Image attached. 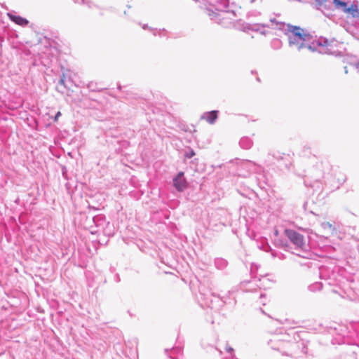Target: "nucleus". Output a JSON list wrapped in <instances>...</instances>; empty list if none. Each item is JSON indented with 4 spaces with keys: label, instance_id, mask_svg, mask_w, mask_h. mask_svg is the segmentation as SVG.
<instances>
[{
    "label": "nucleus",
    "instance_id": "nucleus-1",
    "mask_svg": "<svg viewBox=\"0 0 359 359\" xmlns=\"http://www.w3.org/2000/svg\"><path fill=\"white\" fill-rule=\"evenodd\" d=\"M270 21L276 23L277 29L283 30L287 36L290 47L296 48L298 51L307 48L311 52H315L318 51V47L323 46L326 48L327 53L334 54V52L329 49L330 44L326 39L315 40L311 34L306 33L305 30L299 26L278 22L274 18Z\"/></svg>",
    "mask_w": 359,
    "mask_h": 359
},
{
    "label": "nucleus",
    "instance_id": "nucleus-2",
    "mask_svg": "<svg viewBox=\"0 0 359 359\" xmlns=\"http://www.w3.org/2000/svg\"><path fill=\"white\" fill-rule=\"evenodd\" d=\"M229 0H217L215 11L208 10V15L216 23L227 27L236 20V13L229 10Z\"/></svg>",
    "mask_w": 359,
    "mask_h": 359
},
{
    "label": "nucleus",
    "instance_id": "nucleus-3",
    "mask_svg": "<svg viewBox=\"0 0 359 359\" xmlns=\"http://www.w3.org/2000/svg\"><path fill=\"white\" fill-rule=\"evenodd\" d=\"M271 349L279 351L282 355H288L287 349L292 345L289 341H283L274 336L268 341Z\"/></svg>",
    "mask_w": 359,
    "mask_h": 359
},
{
    "label": "nucleus",
    "instance_id": "nucleus-4",
    "mask_svg": "<svg viewBox=\"0 0 359 359\" xmlns=\"http://www.w3.org/2000/svg\"><path fill=\"white\" fill-rule=\"evenodd\" d=\"M288 156L284 153H280L278 151H273L268 154L266 162L268 164H274L276 163H280V165H284L287 168Z\"/></svg>",
    "mask_w": 359,
    "mask_h": 359
},
{
    "label": "nucleus",
    "instance_id": "nucleus-5",
    "mask_svg": "<svg viewBox=\"0 0 359 359\" xmlns=\"http://www.w3.org/2000/svg\"><path fill=\"white\" fill-rule=\"evenodd\" d=\"M285 233L297 248L303 249L305 246L304 237L299 232L292 229H286Z\"/></svg>",
    "mask_w": 359,
    "mask_h": 359
},
{
    "label": "nucleus",
    "instance_id": "nucleus-6",
    "mask_svg": "<svg viewBox=\"0 0 359 359\" xmlns=\"http://www.w3.org/2000/svg\"><path fill=\"white\" fill-rule=\"evenodd\" d=\"M184 172H179L173 178V185L178 191H183L187 185Z\"/></svg>",
    "mask_w": 359,
    "mask_h": 359
},
{
    "label": "nucleus",
    "instance_id": "nucleus-7",
    "mask_svg": "<svg viewBox=\"0 0 359 359\" xmlns=\"http://www.w3.org/2000/svg\"><path fill=\"white\" fill-rule=\"evenodd\" d=\"M218 114L217 110L205 112L201 115V119L205 120L210 124H214L218 118Z\"/></svg>",
    "mask_w": 359,
    "mask_h": 359
},
{
    "label": "nucleus",
    "instance_id": "nucleus-8",
    "mask_svg": "<svg viewBox=\"0 0 359 359\" xmlns=\"http://www.w3.org/2000/svg\"><path fill=\"white\" fill-rule=\"evenodd\" d=\"M242 167L248 169L250 172L257 173L262 171V168L260 165L248 160L243 163Z\"/></svg>",
    "mask_w": 359,
    "mask_h": 359
},
{
    "label": "nucleus",
    "instance_id": "nucleus-9",
    "mask_svg": "<svg viewBox=\"0 0 359 359\" xmlns=\"http://www.w3.org/2000/svg\"><path fill=\"white\" fill-rule=\"evenodd\" d=\"M7 15H8L9 19L12 22H15V24H17L18 25L25 27L29 24V21L27 19H25L21 16L15 15L11 13H8Z\"/></svg>",
    "mask_w": 359,
    "mask_h": 359
},
{
    "label": "nucleus",
    "instance_id": "nucleus-10",
    "mask_svg": "<svg viewBox=\"0 0 359 359\" xmlns=\"http://www.w3.org/2000/svg\"><path fill=\"white\" fill-rule=\"evenodd\" d=\"M266 27H269V26L266 25H264V24L257 23V24H247V25L245 28L248 29L249 30L254 31V32H259L262 34L265 35L266 31L262 30V28H264Z\"/></svg>",
    "mask_w": 359,
    "mask_h": 359
},
{
    "label": "nucleus",
    "instance_id": "nucleus-11",
    "mask_svg": "<svg viewBox=\"0 0 359 359\" xmlns=\"http://www.w3.org/2000/svg\"><path fill=\"white\" fill-rule=\"evenodd\" d=\"M351 14L353 18H359V6L356 4H351L350 6H347L345 8V12Z\"/></svg>",
    "mask_w": 359,
    "mask_h": 359
},
{
    "label": "nucleus",
    "instance_id": "nucleus-12",
    "mask_svg": "<svg viewBox=\"0 0 359 359\" xmlns=\"http://www.w3.org/2000/svg\"><path fill=\"white\" fill-rule=\"evenodd\" d=\"M165 351L166 353L169 352L168 356L170 359H178L177 355L182 352V348L179 346H177L172 348L170 350L165 349Z\"/></svg>",
    "mask_w": 359,
    "mask_h": 359
},
{
    "label": "nucleus",
    "instance_id": "nucleus-13",
    "mask_svg": "<svg viewBox=\"0 0 359 359\" xmlns=\"http://www.w3.org/2000/svg\"><path fill=\"white\" fill-rule=\"evenodd\" d=\"M240 146L245 149H250L252 145V141L248 137H242L239 142Z\"/></svg>",
    "mask_w": 359,
    "mask_h": 359
},
{
    "label": "nucleus",
    "instance_id": "nucleus-14",
    "mask_svg": "<svg viewBox=\"0 0 359 359\" xmlns=\"http://www.w3.org/2000/svg\"><path fill=\"white\" fill-rule=\"evenodd\" d=\"M231 294V291H228L226 295L222 296L221 294H215L212 293V295L217 299V302L219 303V306H223L225 304H228L227 298Z\"/></svg>",
    "mask_w": 359,
    "mask_h": 359
},
{
    "label": "nucleus",
    "instance_id": "nucleus-15",
    "mask_svg": "<svg viewBox=\"0 0 359 359\" xmlns=\"http://www.w3.org/2000/svg\"><path fill=\"white\" fill-rule=\"evenodd\" d=\"M215 267L219 270H224L228 265V262L223 258H216L215 259Z\"/></svg>",
    "mask_w": 359,
    "mask_h": 359
},
{
    "label": "nucleus",
    "instance_id": "nucleus-16",
    "mask_svg": "<svg viewBox=\"0 0 359 359\" xmlns=\"http://www.w3.org/2000/svg\"><path fill=\"white\" fill-rule=\"evenodd\" d=\"M93 221L96 226H102L105 223V217L103 215H97L93 217Z\"/></svg>",
    "mask_w": 359,
    "mask_h": 359
},
{
    "label": "nucleus",
    "instance_id": "nucleus-17",
    "mask_svg": "<svg viewBox=\"0 0 359 359\" xmlns=\"http://www.w3.org/2000/svg\"><path fill=\"white\" fill-rule=\"evenodd\" d=\"M87 88L93 92H100L103 90L104 88L99 87L98 84L95 82L90 81L87 84Z\"/></svg>",
    "mask_w": 359,
    "mask_h": 359
},
{
    "label": "nucleus",
    "instance_id": "nucleus-18",
    "mask_svg": "<svg viewBox=\"0 0 359 359\" xmlns=\"http://www.w3.org/2000/svg\"><path fill=\"white\" fill-rule=\"evenodd\" d=\"M333 2L337 8H341L344 12H345V8L348 6V4L346 2L342 0H333Z\"/></svg>",
    "mask_w": 359,
    "mask_h": 359
},
{
    "label": "nucleus",
    "instance_id": "nucleus-19",
    "mask_svg": "<svg viewBox=\"0 0 359 359\" xmlns=\"http://www.w3.org/2000/svg\"><path fill=\"white\" fill-rule=\"evenodd\" d=\"M323 284L320 282H316L309 286V290L311 292L319 291L322 289Z\"/></svg>",
    "mask_w": 359,
    "mask_h": 359
},
{
    "label": "nucleus",
    "instance_id": "nucleus-20",
    "mask_svg": "<svg viewBox=\"0 0 359 359\" xmlns=\"http://www.w3.org/2000/svg\"><path fill=\"white\" fill-rule=\"evenodd\" d=\"M327 0H316V8L323 11V9H327Z\"/></svg>",
    "mask_w": 359,
    "mask_h": 359
},
{
    "label": "nucleus",
    "instance_id": "nucleus-21",
    "mask_svg": "<svg viewBox=\"0 0 359 359\" xmlns=\"http://www.w3.org/2000/svg\"><path fill=\"white\" fill-rule=\"evenodd\" d=\"M271 48L274 50H278L281 48L282 42L279 39H273L271 42Z\"/></svg>",
    "mask_w": 359,
    "mask_h": 359
},
{
    "label": "nucleus",
    "instance_id": "nucleus-22",
    "mask_svg": "<svg viewBox=\"0 0 359 359\" xmlns=\"http://www.w3.org/2000/svg\"><path fill=\"white\" fill-rule=\"evenodd\" d=\"M321 226L323 229H332V231L335 230V228L333 227L332 224L328 222H325L321 224Z\"/></svg>",
    "mask_w": 359,
    "mask_h": 359
},
{
    "label": "nucleus",
    "instance_id": "nucleus-23",
    "mask_svg": "<svg viewBox=\"0 0 359 359\" xmlns=\"http://www.w3.org/2000/svg\"><path fill=\"white\" fill-rule=\"evenodd\" d=\"M195 152L192 149H189V151H186L184 154V157L186 158H191L195 156Z\"/></svg>",
    "mask_w": 359,
    "mask_h": 359
},
{
    "label": "nucleus",
    "instance_id": "nucleus-24",
    "mask_svg": "<svg viewBox=\"0 0 359 359\" xmlns=\"http://www.w3.org/2000/svg\"><path fill=\"white\" fill-rule=\"evenodd\" d=\"M304 183H305V185H306V186H310V187H318V188H320V186H319V185H320V182L318 180H316V181L314 182V184H307V182H306V181H305V182H304Z\"/></svg>",
    "mask_w": 359,
    "mask_h": 359
},
{
    "label": "nucleus",
    "instance_id": "nucleus-25",
    "mask_svg": "<svg viewBox=\"0 0 359 359\" xmlns=\"http://www.w3.org/2000/svg\"><path fill=\"white\" fill-rule=\"evenodd\" d=\"M61 116V112L60 111H57L54 117V119L53 121H57L58 118Z\"/></svg>",
    "mask_w": 359,
    "mask_h": 359
},
{
    "label": "nucleus",
    "instance_id": "nucleus-26",
    "mask_svg": "<svg viewBox=\"0 0 359 359\" xmlns=\"http://www.w3.org/2000/svg\"><path fill=\"white\" fill-rule=\"evenodd\" d=\"M65 76H63V77L60 79L59 83L60 85L65 86Z\"/></svg>",
    "mask_w": 359,
    "mask_h": 359
},
{
    "label": "nucleus",
    "instance_id": "nucleus-27",
    "mask_svg": "<svg viewBox=\"0 0 359 359\" xmlns=\"http://www.w3.org/2000/svg\"><path fill=\"white\" fill-rule=\"evenodd\" d=\"M114 280L116 282V283H118L120 282L121 279H120V276L118 274H116L114 276Z\"/></svg>",
    "mask_w": 359,
    "mask_h": 359
},
{
    "label": "nucleus",
    "instance_id": "nucleus-28",
    "mask_svg": "<svg viewBox=\"0 0 359 359\" xmlns=\"http://www.w3.org/2000/svg\"><path fill=\"white\" fill-rule=\"evenodd\" d=\"M142 28H143L144 29H149V30L154 31V29H153V28H151V27H149L147 25H142Z\"/></svg>",
    "mask_w": 359,
    "mask_h": 359
},
{
    "label": "nucleus",
    "instance_id": "nucleus-29",
    "mask_svg": "<svg viewBox=\"0 0 359 359\" xmlns=\"http://www.w3.org/2000/svg\"><path fill=\"white\" fill-rule=\"evenodd\" d=\"M226 351L228 353H231V352L233 351V348H231V347H230V346H226Z\"/></svg>",
    "mask_w": 359,
    "mask_h": 359
},
{
    "label": "nucleus",
    "instance_id": "nucleus-30",
    "mask_svg": "<svg viewBox=\"0 0 359 359\" xmlns=\"http://www.w3.org/2000/svg\"><path fill=\"white\" fill-rule=\"evenodd\" d=\"M208 306L210 307V308H214V305H213V302L211 300L210 303H206Z\"/></svg>",
    "mask_w": 359,
    "mask_h": 359
},
{
    "label": "nucleus",
    "instance_id": "nucleus-31",
    "mask_svg": "<svg viewBox=\"0 0 359 359\" xmlns=\"http://www.w3.org/2000/svg\"><path fill=\"white\" fill-rule=\"evenodd\" d=\"M86 0H76V3L86 4Z\"/></svg>",
    "mask_w": 359,
    "mask_h": 359
},
{
    "label": "nucleus",
    "instance_id": "nucleus-32",
    "mask_svg": "<svg viewBox=\"0 0 359 359\" xmlns=\"http://www.w3.org/2000/svg\"><path fill=\"white\" fill-rule=\"evenodd\" d=\"M336 330H337L336 328H334V329L331 328V330L330 331V332L333 334L334 332H335Z\"/></svg>",
    "mask_w": 359,
    "mask_h": 359
},
{
    "label": "nucleus",
    "instance_id": "nucleus-33",
    "mask_svg": "<svg viewBox=\"0 0 359 359\" xmlns=\"http://www.w3.org/2000/svg\"><path fill=\"white\" fill-rule=\"evenodd\" d=\"M344 71H345V73L347 74L348 73V70H347V67H344Z\"/></svg>",
    "mask_w": 359,
    "mask_h": 359
},
{
    "label": "nucleus",
    "instance_id": "nucleus-34",
    "mask_svg": "<svg viewBox=\"0 0 359 359\" xmlns=\"http://www.w3.org/2000/svg\"><path fill=\"white\" fill-rule=\"evenodd\" d=\"M264 297V294L262 293V294H260V298H262V297Z\"/></svg>",
    "mask_w": 359,
    "mask_h": 359
},
{
    "label": "nucleus",
    "instance_id": "nucleus-35",
    "mask_svg": "<svg viewBox=\"0 0 359 359\" xmlns=\"http://www.w3.org/2000/svg\"><path fill=\"white\" fill-rule=\"evenodd\" d=\"M118 89H119V90L121 89V86L120 85H118Z\"/></svg>",
    "mask_w": 359,
    "mask_h": 359
}]
</instances>
